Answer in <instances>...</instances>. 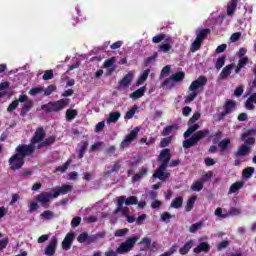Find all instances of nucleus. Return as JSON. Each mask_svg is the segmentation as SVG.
<instances>
[{"label": "nucleus", "mask_w": 256, "mask_h": 256, "mask_svg": "<svg viewBox=\"0 0 256 256\" xmlns=\"http://www.w3.org/2000/svg\"><path fill=\"white\" fill-rule=\"evenodd\" d=\"M199 119H201V113L196 112L188 120L189 128L187 129V131L184 132V138L186 140H184L182 144L184 149H191V147H195V145H197L199 141L205 139V137H209V139L213 138V136H211V131L209 129H203V130L197 131L199 129V124H194V123L196 121H199Z\"/></svg>", "instance_id": "nucleus-1"}, {"label": "nucleus", "mask_w": 256, "mask_h": 256, "mask_svg": "<svg viewBox=\"0 0 256 256\" xmlns=\"http://www.w3.org/2000/svg\"><path fill=\"white\" fill-rule=\"evenodd\" d=\"M33 155L29 148H26L25 144H19L15 148V154H13L8 163L12 171H19L25 165V157H31Z\"/></svg>", "instance_id": "nucleus-2"}, {"label": "nucleus", "mask_w": 256, "mask_h": 256, "mask_svg": "<svg viewBox=\"0 0 256 256\" xmlns=\"http://www.w3.org/2000/svg\"><path fill=\"white\" fill-rule=\"evenodd\" d=\"M158 161L161 164L153 174V177L154 179H159L160 181H166V179L171 177V173L165 172L167 171V167H169V163L171 162V149L164 148L158 156Z\"/></svg>", "instance_id": "nucleus-3"}, {"label": "nucleus", "mask_w": 256, "mask_h": 256, "mask_svg": "<svg viewBox=\"0 0 256 256\" xmlns=\"http://www.w3.org/2000/svg\"><path fill=\"white\" fill-rule=\"evenodd\" d=\"M71 100L69 98H62L55 102H49L48 104H44L41 106L42 111L46 113H59V111H63L66 107H69Z\"/></svg>", "instance_id": "nucleus-4"}, {"label": "nucleus", "mask_w": 256, "mask_h": 256, "mask_svg": "<svg viewBox=\"0 0 256 256\" xmlns=\"http://www.w3.org/2000/svg\"><path fill=\"white\" fill-rule=\"evenodd\" d=\"M45 129L43 127H38L33 135V137L30 140L29 144H24L26 149H29L32 153H35V145L37 143H41L45 139Z\"/></svg>", "instance_id": "nucleus-5"}, {"label": "nucleus", "mask_w": 256, "mask_h": 256, "mask_svg": "<svg viewBox=\"0 0 256 256\" xmlns=\"http://www.w3.org/2000/svg\"><path fill=\"white\" fill-rule=\"evenodd\" d=\"M137 241H139L138 237H129L125 242L120 244V246L116 249V253H118L119 255L129 253V251L133 250Z\"/></svg>", "instance_id": "nucleus-6"}, {"label": "nucleus", "mask_w": 256, "mask_h": 256, "mask_svg": "<svg viewBox=\"0 0 256 256\" xmlns=\"http://www.w3.org/2000/svg\"><path fill=\"white\" fill-rule=\"evenodd\" d=\"M237 106V103L233 100H227L224 104V111L216 115V121H223L227 115L233 113V109Z\"/></svg>", "instance_id": "nucleus-7"}, {"label": "nucleus", "mask_w": 256, "mask_h": 256, "mask_svg": "<svg viewBox=\"0 0 256 256\" xmlns=\"http://www.w3.org/2000/svg\"><path fill=\"white\" fill-rule=\"evenodd\" d=\"M185 79V72L179 71L175 74H172L169 78H166L162 84L161 87H167L170 85V87H173V83H181Z\"/></svg>", "instance_id": "nucleus-8"}, {"label": "nucleus", "mask_w": 256, "mask_h": 256, "mask_svg": "<svg viewBox=\"0 0 256 256\" xmlns=\"http://www.w3.org/2000/svg\"><path fill=\"white\" fill-rule=\"evenodd\" d=\"M139 135V127H135L121 142L120 149H125L126 147H129L135 139H137Z\"/></svg>", "instance_id": "nucleus-9"}, {"label": "nucleus", "mask_w": 256, "mask_h": 256, "mask_svg": "<svg viewBox=\"0 0 256 256\" xmlns=\"http://www.w3.org/2000/svg\"><path fill=\"white\" fill-rule=\"evenodd\" d=\"M59 243V240L57 239V236H52L49 244L44 249V255L46 256H53L55 255L57 251V245Z\"/></svg>", "instance_id": "nucleus-10"}, {"label": "nucleus", "mask_w": 256, "mask_h": 256, "mask_svg": "<svg viewBox=\"0 0 256 256\" xmlns=\"http://www.w3.org/2000/svg\"><path fill=\"white\" fill-rule=\"evenodd\" d=\"M205 85H207V77L201 75L190 84L189 91H197V89H201V87H205Z\"/></svg>", "instance_id": "nucleus-11"}, {"label": "nucleus", "mask_w": 256, "mask_h": 256, "mask_svg": "<svg viewBox=\"0 0 256 256\" xmlns=\"http://www.w3.org/2000/svg\"><path fill=\"white\" fill-rule=\"evenodd\" d=\"M125 203V196H120L117 199L118 208L115 210V213H122L124 217H129L131 215V211L127 207H123Z\"/></svg>", "instance_id": "nucleus-12"}, {"label": "nucleus", "mask_w": 256, "mask_h": 256, "mask_svg": "<svg viewBox=\"0 0 256 256\" xmlns=\"http://www.w3.org/2000/svg\"><path fill=\"white\" fill-rule=\"evenodd\" d=\"M73 241H75V233H67L64 240L62 241V249H64V251H69L73 245Z\"/></svg>", "instance_id": "nucleus-13"}, {"label": "nucleus", "mask_w": 256, "mask_h": 256, "mask_svg": "<svg viewBox=\"0 0 256 256\" xmlns=\"http://www.w3.org/2000/svg\"><path fill=\"white\" fill-rule=\"evenodd\" d=\"M51 199H55L53 197V194H50L48 192H42L40 193L37 197H36V201H38V203H40L42 205V207L47 208V203H49V201H51Z\"/></svg>", "instance_id": "nucleus-14"}, {"label": "nucleus", "mask_w": 256, "mask_h": 256, "mask_svg": "<svg viewBox=\"0 0 256 256\" xmlns=\"http://www.w3.org/2000/svg\"><path fill=\"white\" fill-rule=\"evenodd\" d=\"M53 191V198L57 199L59 195H67V193L73 191V187L71 185H62L59 187L57 190H52Z\"/></svg>", "instance_id": "nucleus-15"}, {"label": "nucleus", "mask_w": 256, "mask_h": 256, "mask_svg": "<svg viewBox=\"0 0 256 256\" xmlns=\"http://www.w3.org/2000/svg\"><path fill=\"white\" fill-rule=\"evenodd\" d=\"M133 83V72H128L119 82V87H129Z\"/></svg>", "instance_id": "nucleus-16"}, {"label": "nucleus", "mask_w": 256, "mask_h": 256, "mask_svg": "<svg viewBox=\"0 0 256 256\" xmlns=\"http://www.w3.org/2000/svg\"><path fill=\"white\" fill-rule=\"evenodd\" d=\"M211 251V246L207 242H201L196 248H194V253H209Z\"/></svg>", "instance_id": "nucleus-17"}, {"label": "nucleus", "mask_w": 256, "mask_h": 256, "mask_svg": "<svg viewBox=\"0 0 256 256\" xmlns=\"http://www.w3.org/2000/svg\"><path fill=\"white\" fill-rule=\"evenodd\" d=\"M233 69H235V63L226 65L220 73V78L227 79V77H229V75H231V72L233 71Z\"/></svg>", "instance_id": "nucleus-18"}, {"label": "nucleus", "mask_w": 256, "mask_h": 256, "mask_svg": "<svg viewBox=\"0 0 256 256\" xmlns=\"http://www.w3.org/2000/svg\"><path fill=\"white\" fill-rule=\"evenodd\" d=\"M256 105V93H252L250 97L245 102V107L248 111H253Z\"/></svg>", "instance_id": "nucleus-19"}, {"label": "nucleus", "mask_w": 256, "mask_h": 256, "mask_svg": "<svg viewBox=\"0 0 256 256\" xmlns=\"http://www.w3.org/2000/svg\"><path fill=\"white\" fill-rule=\"evenodd\" d=\"M251 151V147L243 144L238 148V150L234 153L235 157H245Z\"/></svg>", "instance_id": "nucleus-20"}, {"label": "nucleus", "mask_w": 256, "mask_h": 256, "mask_svg": "<svg viewBox=\"0 0 256 256\" xmlns=\"http://www.w3.org/2000/svg\"><path fill=\"white\" fill-rule=\"evenodd\" d=\"M33 109V100H28L26 103H24L21 111H20V117H26L27 113Z\"/></svg>", "instance_id": "nucleus-21"}, {"label": "nucleus", "mask_w": 256, "mask_h": 256, "mask_svg": "<svg viewBox=\"0 0 256 256\" xmlns=\"http://www.w3.org/2000/svg\"><path fill=\"white\" fill-rule=\"evenodd\" d=\"M244 185H245V182L243 181H237L233 183L229 188V191H228L229 195H232V193H237V191L243 189Z\"/></svg>", "instance_id": "nucleus-22"}, {"label": "nucleus", "mask_w": 256, "mask_h": 256, "mask_svg": "<svg viewBox=\"0 0 256 256\" xmlns=\"http://www.w3.org/2000/svg\"><path fill=\"white\" fill-rule=\"evenodd\" d=\"M239 3V0H231L230 3L227 6V15L231 17L235 14V11H237V4Z\"/></svg>", "instance_id": "nucleus-23"}, {"label": "nucleus", "mask_w": 256, "mask_h": 256, "mask_svg": "<svg viewBox=\"0 0 256 256\" xmlns=\"http://www.w3.org/2000/svg\"><path fill=\"white\" fill-rule=\"evenodd\" d=\"M88 147H89L88 141H82L80 143V148L78 150V159H83V157H85V153L87 152Z\"/></svg>", "instance_id": "nucleus-24"}, {"label": "nucleus", "mask_w": 256, "mask_h": 256, "mask_svg": "<svg viewBox=\"0 0 256 256\" xmlns=\"http://www.w3.org/2000/svg\"><path fill=\"white\" fill-rule=\"evenodd\" d=\"M145 91H147V88L145 86H142L138 90L132 92L130 94V97L131 99H141V97L145 95Z\"/></svg>", "instance_id": "nucleus-25"}, {"label": "nucleus", "mask_w": 256, "mask_h": 256, "mask_svg": "<svg viewBox=\"0 0 256 256\" xmlns=\"http://www.w3.org/2000/svg\"><path fill=\"white\" fill-rule=\"evenodd\" d=\"M149 73H151L150 69L144 70V72L139 76L138 80L136 81V87L143 85L147 78L149 77Z\"/></svg>", "instance_id": "nucleus-26"}, {"label": "nucleus", "mask_w": 256, "mask_h": 256, "mask_svg": "<svg viewBox=\"0 0 256 256\" xmlns=\"http://www.w3.org/2000/svg\"><path fill=\"white\" fill-rule=\"evenodd\" d=\"M192 247H193V240H189L188 242H186L184 244V247H181L179 249L180 255H187V253H189V251H191Z\"/></svg>", "instance_id": "nucleus-27"}, {"label": "nucleus", "mask_w": 256, "mask_h": 256, "mask_svg": "<svg viewBox=\"0 0 256 256\" xmlns=\"http://www.w3.org/2000/svg\"><path fill=\"white\" fill-rule=\"evenodd\" d=\"M209 35H211V29L204 28L199 31V33L196 36V39L200 40L203 43L204 39Z\"/></svg>", "instance_id": "nucleus-28"}, {"label": "nucleus", "mask_w": 256, "mask_h": 256, "mask_svg": "<svg viewBox=\"0 0 256 256\" xmlns=\"http://www.w3.org/2000/svg\"><path fill=\"white\" fill-rule=\"evenodd\" d=\"M195 201H197V196H192L188 199L185 206V211L187 213H190V211H193V207H195Z\"/></svg>", "instance_id": "nucleus-29"}, {"label": "nucleus", "mask_w": 256, "mask_h": 256, "mask_svg": "<svg viewBox=\"0 0 256 256\" xmlns=\"http://www.w3.org/2000/svg\"><path fill=\"white\" fill-rule=\"evenodd\" d=\"M170 207H172V209H181V207H183V197L179 196L172 200Z\"/></svg>", "instance_id": "nucleus-30"}, {"label": "nucleus", "mask_w": 256, "mask_h": 256, "mask_svg": "<svg viewBox=\"0 0 256 256\" xmlns=\"http://www.w3.org/2000/svg\"><path fill=\"white\" fill-rule=\"evenodd\" d=\"M148 172H149V169L143 168L142 170L139 171V173L135 174L132 177V181H134V183L141 181V179L144 177V175H147Z\"/></svg>", "instance_id": "nucleus-31"}, {"label": "nucleus", "mask_w": 256, "mask_h": 256, "mask_svg": "<svg viewBox=\"0 0 256 256\" xmlns=\"http://www.w3.org/2000/svg\"><path fill=\"white\" fill-rule=\"evenodd\" d=\"M197 95H199V91L197 90L191 91L190 94L185 96L184 103H186V105H189V103H192V101H195V99L197 98Z\"/></svg>", "instance_id": "nucleus-32"}, {"label": "nucleus", "mask_w": 256, "mask_h": 256, "mask_svg": "<svg viewBox=\"0 0 256 256\" xmlns=\"http://www.w3.org/2000/svg\"><path fill=\"white\" fill-rule=\"evenodd\" d=\"M178 129L179 127H177V125H168L163 129L162 135L163 137H167L168 135H171L173 131H177Z\"/></svg>", "instance_id": "nucleus-33"}, {"label": "nucleus", "mask_w": 256, "mask_h": 256, "mask_svg": "<svg viewBox=\"0 0 256 256\" xmlns=\"http://www.w3.org/2000/svg\"><path fill=\"white\" fill-rule=\"evenodd\" d=\"M78 114L79 112L77 111V109H67L66 121H73V119H75V117H77Z\"/></svg>", "instance_id": "nucleus-34"}, {"label": "nucleus", "mask_w": 256, "mask_h": 256, "mask_svg": "<svg viewBox=\"0 0 256 256\" xmlns=\"http://www.w3.org/2000/svg\"><path fill=\"white\" fill-rule=\"evenodd\" d=\"M201 45H203V42L196 38L195 41L190 46V51L192 53H197V51L201 49Z\"/></svg>", "instance_id": "nucleus-35"}, {"label": "nucleus", "mask_w": 256, "mask_h": 256, "mask_svg": "<svg viewBox=\"0 0 256 256\" xmlns=\"http://www.w3.org/2000/svg\"><path fill=\"white\" fill-rule=\"evenodd\" d=\"M253 173H255V168L247 167L242 171V177H244V179H251V177H253Z\"/></svg>", "instance_id": "nucleus-36"}, {"label": "nucleus", "mask_w": 256, "mask_h": 256, "mask_svg": "<svg viewBox=\"0 0 256 256\" xmlns=\"http://www.w3.org/2000/svg\"><path fill=\"white\" fill-rule=\"evenodd\" d=\"M120 117H121L120 112H111L107 119V123H117Z\"/></svg>", "instance_id": "nucleus-37"}, {"label": "nucleus", "mask_w": 256, "mask_h": 256, "mask_svg": "<svg viewBox=\"0 0 256 256\" xmlns=\"http://www.w3.org/2000/svg\"><path fill=\"white\" fill-rule=\"evenodd\" d=\"M101 237H103L101 235V233L88 235V240L86 243H87V245H91L92 243H97V241H99V239H101Z\"/></svg>", "instance_id": "nucleus-38"}, {"label": "nucleus", "mask_w": 256, "mask_h": 256, "mask_svg": "<svg viewBox=\"0 0 256 256\" xmlns=\"http://www.w3.org/2000/svg\"><path fill=\"white\" fill-rule=\"evenodd\" d=\"M124 203L125 205H137V203H139V199L137 198V196H130L128 198H125L124 196Z\"/></svg>", "instance_id": "nucleus-39"}, {"label": "nucleus", "mask_w": 256, "mask_h": 256, "mask_svg": "<svg viewBox=\"0 0 256 256\" xmlns=\"http://www.w3.org/2000/svg\"><path fill=\"white\" fill-rule=\"evenodd\" d=\"M41 219H45L46 221H50L55 217V213L51 210H45L42 214H40Z\"/></svg>", "instance_id": "nucleus-40"}, {"label": "nucleus", "mask_w": 256, "mask_h": 256, "mask_svg": "<svg viewBox=\"0 0 256 256\" xmlns=\"http://www.w3.org/2000/svg\"><path fill=\"white\" fill-rule=\"evenodd\" d=\"M137 109H139V107H137V105H134L129 111L126 112L124 119H133V117H135Z\"/></svg>", "instance_id": "nucleus-41"}, {"label": "nucleus", "mask_w": 256, "mask_h": 256, "mask_svg": "<svg viewBox=\"0 0 256 256\" xmlns=\"http://www.w3.org/2000/svg\"><path fill=\"white\" fill-rule=\"evenodd\" d=\"M227 59L226 55H222L220 58L217 59L215 67L219 71V69H222V67L225 65V61Z\"/></svg>", "instance_id": "nucleus-42"}, {"label": "nucleus", "mask_w": 256, "mask_h": 256, "mask_svg": "<svg viewBox=\"0 0 256 256\" xmlns=\"http://www.w3.org/2000/svg\"><path fill=\"white\" fill-rule=\"evenodd\" d=\"M231 145V140L229 139H223L218 143V147L221 149V151H225V149H227V147H230Z\"/></svg>", "instance_id": "nucleus-43"}, {"label": "nucleus", "mask_w": 256, "mask_h": 256, "mask_svg": "<svg viewBox=\"0 0 256 256\" xmlns=\"http://www.w3.org/2000/svg\"><path fill=\"white\" fill-rule=\"evenodd\" d=\"M203 227V222H197L190 226L189 233H197Z\"/></svg>", "instance_id": "nucleus-44"}, {"label": "nucleus", "mask_w": 256, "mask_h": 256, "mask_svg": "<svg viewBox=\"0 0 256 256\" xmlns=\"http://www.w3.org/2000/svg\"><path fill=\"white\" fill-rule=\"evenodd\" d=\"M69 165H71V159H68L66 161V163L63 164L62 166H57L56 171H58L60 173H65V171H67V169H69Z\"/></svg>", "instance_id": "nucleus-45"}, {"label": "nucleus", "mask_w": 256, "mask_h": 256, "mask_svg": "<svg viewBox=\"0 0 256 256\" xmlns=\"http://www.w3.org/2000/svg\"><path fill=\"white\" fill-rule=\"evenodd\" d=\"M171 49H172V46L169 43L161 44L158 47V51H161L162 53H169L171 51Z\"/></svg>", "instance_id": "nucleus-46"}, {"label": "nucleus", "mask_w": 256, "mask_h": 256, "mask_svg": "<svg viewBox=\"0 0 256 256\" xmlns=\"http://www.w3.org/2000/svg\"><path fill=\"white\" fill-rule=\"evenodd\" d=\"M88 237H89V233L83 232L78 235L77 241H78V243H87Z\"/></svg>", "instance_id": "nucleus-47"}, {"label": "nucleus", "mask_w": 256, "mask_h": 256, "mask_svg": "<svg viewBox=\"0 0 256 256\" xmlns=\"http://www.w3.org/2000/svg\"><path fill=\"white\" fill-rule=\"evenodd\" d=\"M44 91V95L45 97H49V95H51V93L57 91V86L51 84L49 85Z\"/></svg>", "instance_id": "nucleus-48"}, {"label": "nucleus", "mask_w": 256, "mask_h": 256, "mask_svg": "<svg viewBox=\"0 0 256 256\" xmlns=\"http://www.w3.org/2000/svg\"><path fill=\"white\" fill-rule=\"evenodd\" d=\"M191 189H192V191H197V192L201 191L203 189V182H201L200 180L194 182L191 185Z\"/></svg>", "instance_id": "nucleus-49"}, {"label": "nucleus", "mask_w": 256, "mask_h": 256, "mask_svg": "<svg viewBox=\"0 0 256 256\" xmlns=\"http://www.w3.org/2000/svg\"><path fill=\"white\" fill-rule=\"evenodd\" d=\"M128 233H129L128 228L118 229L115 231L114 236L115 237H125V235H127Z\"/></svg>", "instance_id": "nucleus-50"}, {"label": "nucleus", "mask_w": 256, "mask_h": 256, "mask_svg": "<svg viewBox=\"0 0 256 256\" xmlns=\"http://www.w3.org/2000/svg\"><path fill=\"white\" fill-rule=\"evenodd\" d=\"M173 216L171 215V213L169 212H164L160 215V219L161 221H163L164 223H169L171 221V218Z\"/></svg>", "instance_id": "nucleus-51"}, {"label": "nucleus", "mask_w": 256, "mask_h": 256, "mask_svg": "<svg viewBox=\"0 0 256 256\" xmlns=\"http://www.w3.org/2000/svg\"><path fill=\"white\" fill-rule=\"evenodd\" d=\"M17 107H19V101L17 100L12 101L11 104L7 107L8 113H13V111H15Z\"/></svg>", "instance_id": "nucleus-52"}, {"label": "nucleus", "mask_w": 256, "mask_h": 256, "mask_svg": "<svg viewBox=\"0 0 256 256\" xmlns=\"http://www.w3.org/2000/svg\"><path fill=\"white\" fill-rule=\"evenodd\" d=\"M229 240H223L222 242L218 243L217 251H223V249H227L229 247Z\"/></svg>", "instance_id": "nucleus-53"}, {"label": "nucleus", "mask_w": 256, "mask_h": 256, "mask_svg": "<svg viewBox=\"0 0 256 256\" xmlns=\"http://www.w3.org/2000/svg\"><path fill=\"white\" fill-rule=\"evenodd\" d=\"M116 61H117V59L115 57L105 60V62H104L105 69H109V67H113V65H115Z\"/></svg>", "instance_id": "nucleus-54"}, {"label": "nucleus", "mask_w": 256, "mask_h": 256, "mask_svg": "<svg viewBox=\"0 0 256 256\" xmlns=\"http://www.w3.org/2000/svg\"><path fill=\"white\" fill-rule=\"evenodd\" d=\"M211 177H213V172L210 171L201 176L200 182L204 185V183H207V181H209V179H211Z\"/></svg>", "instance_id": "nucleus-55"}, {"label": "nucleus", "mask_w": 256, "mask_h": 256, "mask_svg": "<svg viewBox=\"0 0 256 256\" xmlns=\"http://www.w3.org/2000/svg\"><path fill=\"white\" fill-rule=\"evenodd\" d=\"M252 135H255V129L246 130L242 134L241 139H242V141H245V139H247V137H251Z\"/></svg>", "instance_id": "nucleus-56"}, {"label": "nucleus", "mask_w": 256, "mask_h": 256, "mask_svg": "<svg viewBox=\"0 0 256 256\" xmlns=\"http://www.w3.org/2000/svg\"><path fill=\"white\" fill-rule=\"evenodd\" d=\"M42 79L44 81H50V79H53V70H46L42 76Z\"/></svg>", "instance_id": "nucleus-57"}, {"label": "nucleus", "mask_w": 256, "mask_h": 256, "mask_svg": "<svg viewBox=\"0 0 256 256\" xmlns=\"http://www.w3.org/2000/svg\"><path fill=\"white\" fill-rule=\"evenodd\" d=\"M55 141H56L55 136H49L43 142H44V145H46V147H51V145H53V143H55Z\"/></svg>", "instance_id": "nucleus-58"}, {"label": "nucleus", "mask_w": 256, "mask_h": 256, "mask_svg": "<svg viewBox=\"0 0 256 256\" xmlns=\"http://www.w3.org/2000/svg\"><path fill=\"white\" fill-rule=\"evenodd\" d=\"M43 87H33L29 91V95H39V93H43Z\"/></svg>", "instance_id": "nucleus-59"}, {"label": "nucleus", "mask_w": 256, "mask_h": 256, "mask_svg": "<svg viewBox=\"0 0 256 256\" xmlns=\"http://www.w3.org/2000/svg\"><path fill=\"white\" fill-rule=\"evenodd\" d=\"M165 34L161 33L152 38V43H161V41H164Z\"/></svg>", "instance_id": "nucleus-60"}, {"label": "nucleus", "mask_w": 256, "mask_h": 256, "mask_svg": "<svg viewBox=\"0 0 256 256\" xmlns=\"http://www.w3.org/2000/svg\"><path fill=\"white\" fill-rule=\"evenodd\" d=\"M99 147H103V142H96L92 144L90 147V153H95V151H98Z\"/></svg>", "instance_id": "nucleus-61"}, {"label": "nucleus", "mask_w": 256, "mask_h": 256, "mask_svg": "<svg viewBox=\"0 0 256 256\" xmlns=\"http://www.w3.org/2000/svg\"><path fill=\"white\" fill-rule=\"evenodd\" d=\"M81 225V217L76 216L71 221V227H79Z\"/></svg>", "instance_id": "nucleus-62"}, {"label": "nucleus", "mask_w": 256, "mask_h": 256, "mask_svg": "<svg viewBox=\"0 0 256 256\" xmlns=\"http://www.w3.org/2000/svg\"><path fill=\"white\" fill-rule=\"evenodd\" d=\"M169 143H171V136L163 138L160 142V147L162 148L168 147Z\"/></svg>", "instance_id": "nucleus-63"}, {"label": "nucleus", "mask_w": 256, "mask_h": 256, "mask_svg": "<svg viewBox=\"0 0 256 256\" xmlns=\"http://www.w3.org/2000/svg\"><path fill=\"white\" fill-rule=\"evenodd\" d=\"M252 73L254 75L253 81L250 83V88L251 89H256V64L254 66V69L252 70Z\"/></svg>", "instance_id": "nucleus-64"}]
</instances>
